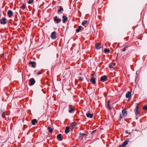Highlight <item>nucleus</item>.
Masks as SVG:
<instances>
[{
	"label": "nucleus",
	"mask_w": 147,
	"mask_h": 147,
	"mask_svg": "<svg viewBox=\"0 0 147 147\" xmlns=\"http://www.w3.org/2000/svg\"><path fill=\"white\" fill-rule=\"evenodd\" d=\"M68 107L69 108L68 112L70 113H71L74 112L75 109L74 107L71 105H69Z\"/></svg>",
	"instance_id": "1"
},
{
	"label": "nucleus",
	"mask_w": 147,
	"mask_h": 147,
	"mask_svg": "<svg viewBox=\"0 0 147 147\" xmlns=\"http://www.w3.org/2000/svg\"><path fill=\"white\" fill-rule=\"evenodd\" d=\"M80 136L79 137V139L82 140L84 137H87L88 136V134H84L82 133H80Z\"/></svg>",
	"instance_id": "2"
},
{
	"label": "nucleus",
	"mask_w": 147,
	"mask_h": 147,
	"mask_svg": "<svg viewBox=\"0 0 147 147\" xmlns=\"http://www.w3.org/2000/svg\"><path fill=\"white\" fill-rule=\"evenodd\" d=\"M77 124V123L75 122H73L71 123L70 125V127L71 128V131H73L74 128L76 126Z\"/></svg>",
	"instance_id": "3"
},
{
	"label": "nucleus",
	"mask_w": 147,
	"mask_h": 147,
	"mask_svg": "<svg viewBox=\"0 0 147 147\" xmlns=\"http://www.w3.org/2000/svg\"><path fill=\"white\" fill-rule=\"evenodd\" d=\"M29 82V85L30 86H32L35 84V81L34 78H31Z\"/></svg>",
	"instance_id": "4"
},
{
	"label": "nucleus",
	"mask_w": 147,
	"mask_h": 147,
	"mask_svg": "<svg viewBox=\"0 0 147 147\" xmlns=\"http://www.w3.org/2000/svg\"><path fill=\"white\" fill-rule=\"evenodd\" d=\"M54 20L55 22H56L57 24L59 23L61 21V19L60 18L58 19L57 16L55 17Z\"/></svg>",
	"instance_id": "5"
},
{
	"label": "nucleus",
	"mask_w": 147,
	"mask_h": 147,
	"mask_svg": "<svg viewBox=\"0 0 147 147\" xmlns=\"http://www.w3.org/2000/svg\"><path fill=\"white\" fill-rule=\"evenodd\" d=\"M56 32L55 31L53 32L51 34V38L53 39H55L56 38Z\"/></svg>",
	"instance_id": "6"
},
{
	"label": "nucleus",
	"mask_w": 147,
	"mask_h": 147,
	"mask_svg": "<svg viewBox=\"0 0 147 147\" xmlns=\"http://www.w3.org/2000/svg\"><path fill=\"white\" fill-rule=\"evenodd\" d=\"M1 23L2 24H5L6 23V18H3L0 20Z\"/></svg>",
	"instance_id": "7"
},
{
	"label": "nucleus",
	"mask_w": 147,
	"mask_h": 147,
	"mask_svg": "<svg viewBox=\"0 0 147 147\" xmlns=\"http://www.w3.org/2000/svg\"><path fill=\"white\" fill-rule=\"evenodd\" d=\"M122 113L123 116H126L127 115V113L126 109H123L122 111Z\"/></svg>",
	"instance_id": "8"
},
{
	"label": "nucleus",
	"mask_w": 147,
	"mask_h": 147,
	"mask_svg": "<svg viewBox=\"0 0 147 147\" xmlns=\"http://www.w3.org/2000/svg\"><path fill=\"white\" fill-rule=\"evenodd\" d=\"M57 138L59 141L63 140V139L61 137V134H59L57 135Z\"/></svg>",
	"instance_id": "9"
},
{
	"label": "nucleus",
	"mask_w": 147,
	"mask_h": 147,
	"mask_svg": "<svg viewBox=\"0 0 147 147\" xmlns=\"http://www.w3.org/2000/svg\"><path fill=\"white\" fill-rule=\"evenodd\" d=\"M29 64L31 65V67L34 68L36 67V63L34 61H30L29 62Z\"/></svg>",
	"instance_id": "10"
},
{
	"label": "nucleus",
	"mask_w": 147,
	"mask_h": 147,
	"mask_svg": "<svg viewBox=\"0 0 147 147\" xmlns=\"http://www.w3.org/2000/svg\"><path fill=\"white\" fill-rule=\"evenodd\" d=\"M107 77L106 76H102L100 78V80L101 81L104 82L107 80Z\"/></svg>",
	"instance_id": "11"
},
{
	"label": "nucleus",
	"mask_w": 147,
	"mask_h": 147,
	"mask_svg": "<svg viewBox=\"0 0 147 147\" xmlns=\"http://www.w3.org/2000/svg\"><path fill=\"white\" fill-rule=\"evenodd\" d=\"M7 14L9 18L11 17L13 15V12L11 10H9L8 11Z\"/></svg>",
	"instance_id": "12"
},
{
	"label": "nucleus",
	"mask_w": 147,
	"mask_h": 147,
	"mask_svg": "<svg viewBox=\"0 0 147 147\" xmlns=\"http://www.w3.org/2000/svg\"><path fill=\"white\" fill-rule=\"evenodd\" d=\"M90 82L92 83V84H95L96 83L95 80L92 76L91 77L90 80Z\"/></svg>",
	"instance_id": "13"
},
{
	"label": "nucleus",
	"mask_w": 147,
	"mask_h": 147,
	"mask_svg": "<svg viewBox=\"0 0 147 147\" xmlns=\"http://www.w3.org/2000/svg\"><path fill=\"white\" fill-rule=\"evenodd\" d=\"M129 142V140L127 139L122 144V146H125L127 144L128 142Z\"/></svg>",
	"instance_id": "14"
},
{
	"label": "nucleus",
	"mask_w": 147,
	"mask_h": 147,
	"mask_svg": "<svg viewBox=\"0 0 147 147\" xmlns=\"http://www.w3.org/2000/svg\"><path fill=\"white\" fill-rule=\"evenodd\" d=\"M62 18L63 19V23H65L66 21H67V17L65 16H63Z\"/></svg>",
	"instance_id": "15"
},
{
	"label": "nucleus",
	"mask_w": 147,
	"mask_h": 147,
	"mask_svg": "<svg viewBox=\"0 0 147 147\" xmlns=\"http://www.w3.org/2000/svg\"><path fill=\"white\" fill-rule=\"evenodd\" d=\"M69 127L68 126H67L65 128V134H67L69 133Z\"/></svg>",
	"instance_id": "16"
},
{
	"label": "nucleus",
	"mask_w": 147,
	"mask_h": 147,
	"mask_svg": "<svg viewBox=\"0 0 147 147\" xmlns=\"http://www.w3.org/2000/svg\"><path fill=\"white\" fill-rule=\"evenodd\" d=\"M32 125H34L35 123L38 122L37 120L36 119H34L32 120Z\"/></svg>",
	"instance_id": "17"
},
{
	"label": "nucleus",
	"mask_w": 147,
	"mask_h": 147,
	"mask_svg": "<svg viewBox=\"0 0 147 147\" xmlns=\"http://www.w3.org/2000/svg\"><path fill=\"white\" fill-rule=\"evenodd\" d=\"M116 63H112L110 64L109 65V67L111 68L114 67Z\"/></svg>",
	"instance_id": "18"
},
{
	"label": "nucleus",
	"mask_w": 147,
	"mask_h": 147,
	"mask_svg": "<svg viewBox=\"0 0 147 147\" xmlns=\"http://www.w3.org/2000/svg\"><path fill=\"white\" fill-rule=\"evenodd\" d=\"M96 48L97 49H99L101 48L100 45L98 43L96 44L95 45Z\"/></svg>",
	"instance_id": "19"
},
{
	"label": "nucleus",
	"mask_w": 147,
	"mask_h": 147,
	"mask_svg": "<svg viewBox=\"0 0 147 147\" xmlns=\"http://www.w3.org/2000/svg\"><path fill=\"white\" fill-rule=\"evenodd\" d=\"M86 116L90 118H92L93 116V115L90 113H88L86 114Z\"/></svg>",
	"instance_id": "20"
},
{
	"label": "nucleus",
	"mask_w": 147,
	"mask_h": 147,
	"mask_svg": "<svg viewBox=\"0 0 147 147\" xmlns=\"http://www.w3.org/2000/svg\"><path fill=\"white\" fill-rule=\"evenodd\" d=\"M131 96V93L128 91L127 93L126 94V97L127 98H129Z\"/></svg>",
	"instance_id": "21"
},
{
	"label": "nucleus",
	"mask_w": 147,
	"mask_h": 147,
	"mask_svg": "<svg viewBox=\"0 0 147 147\" xmlns=\"http://www.w3.org/2000/svg\"><path fill=\"white\" fill-rule=\"evenodd\" d=\"M64 10L62 7L59 6V9L58 10V12H59L60 13H62V12H61L62 11H63Z\"/></svg>",
	"instance_id": "22"
},
{
	"label": "nucleus",
	"mask_w": 147,
	"mask_h": 147,
	"mask_svg": "<svg viewBox=\"0 0 147 147\" xmlns=\"http://www.w3.org/2000/svg\"><path fill=\"white\" fill-rule=\"evenodd\" d=\"M82 28V26H79L78 28H77L76 30V32H79L80 30H81V28Z\"/></svg>",
	"instance_id": "23"
},
{
	"label": "nucleus",
	"mask_w": 147,
	"mask_h": 147,
	"mask_svg": "<svg viewBox=\"0 0 147 147\" xmlns=\"http://www.w3.org/2000/svg\"><path fill=\"white\" fill-rule=\"evenodd\" d=\"M48 130L50 133H52L53 131V129L50 127H49L47 128Z\"/></svg>",
	"instance_id": "24"
},
{
	"label": "nucleus",
	"mask_w": 147,
	"mask_h": 147,
	"mask_svg": "<svg viewBox=\"0 0 147 147\" xmlns=\"http://www.w3.org/2000/svg\"><path fill=\"white\" fill-rule=\"evenodd\" d=\"M87 20H84L82 23V25L84 26L87 23Z\"/></svg>",
	"instance_id": "25"
},
{
	"label": "nucleus",
	"mask_w": 147,
	"mask_h": 147,
	"mask_svg": "<svg viewBox=\"0 0 147 147\" xmlns=\"http://www.w3.org/2000/svg\"><path fill=\"white\" fill-rule=\"evenodd\" d=\"M26 7V5L24 4H22V6L21 7L22 9L23 10H24Z\"/></svg>",
	"instance_id": "26"
},
{
	"label": "nucleus",
	"mask_w": 147,
	"mask_h": 147,
	"mask_svg": "<svg viewBox=\"0 0 147 147\" xmlns=\"http://www.w3.org/2000/svg\"><path fill=\"white\" fill-rule=\"evenodd\" d=\"M78 78L80 82L82 81L83 80L84 78L82 77H78Z\"/></svg>",
	"instance_id": "27"
},
{
	"label": "nucleus",
	"mask_w": 147,
	"mask_h": 147,
	"mask_svg": "<svg viewBox=\"0 0 147 147\" xmlns=\"http://www.w3.org/2000/svg\"><path fill=\"white\" fill-rule=\"evenodd\" d=\"M34 0H29L28 2V3L29 4H31L33 2Z\"/></svg>",
	"instance_id": "28"
},
{
	"label": "nucleus",
	"mask_w": 147,
	"mask_h": 147,
	"mask_svg": "<svg viewBox=\"0 0 147 147\" xmlns=\"http://www.w3.org/2000/svg\"><path fill=\"white\" fill-rule=\"evenodd\" d=\"M110 51V50L109 49H104V52L105 53L106 52H108L109 53Z\"/></svg>",
	"instance_id": "29"
},
{
	"label": "nucleus",
	"mask_w": 147,
	"mask_h": 147,
	"mask_svg": "<svg viewBox=\"0 0 147 147\" xmlns=\"http://www.w3.org/2000/svg\"><path fill=\"white\" fill-rule=\"evenodd\" d=\"M135 113L136 115H137L139 114V112L138 110H136L135 111Z\"/></svg>",
	"instance_id": "30"
},
{
	"label": "nucleus",
	"mask_w": 147,
	"mask_h": 147,
	"mask_svg": "<svg viewBox=\"0 0 147 147\" xmlns=\"http://www.w3.org/2000/svg\"><path fill=\"white\" fill-rule=\"evenodd\" d=\"M122 118V116L121 113H120V117L119 119V120H121V119Z\"/></svg>",
	"instance_id": "31"
},
{
	"label": "nucleus",
	"mask_w": 147,
	"mask_h": 147,
	"mask_svg": "<svg viewBox=\"0 0 147 147\" xmlns=\"http://www.w3.org/2000/svg\"><path fill=\"white\" fill-rule=\"evenodd\" d=\"M143 109L145 110H147V105L144 106L143 107Z\"/></svg>",
	"instance_id": "32"
},
{
	"label": "nucleus",
	"mask_w": 147,
	"mask_h": 147,
	"mask_svg": "<svg viewBox=\"0 0 147 147\" xmlns=\"http://www.w3.org/2000/svg\"><path fill=\"white\" fill-rule=\"evenodd\" d=\"M96 129L95 130H94L93 131H92L91 132V134L93 135L95 133V132H96Z\"/></svg>",
	"instance_id": "33"
},
{
	"label": "nucleus",
	"mask_w": 147,
	"mask_h": 147,
	"mask_svg": "<svg viewBox=\"0 0 147 147\" xmlns=\"http://www.w3.org/2000/svg\"><path fill=\"white\" fill-rule=\"evenodd\" d=\"M139 108L138 105H137L136 107V110H138Z\"/></svg>",
	"instance_id": "34"
},
{
	"label": "nucleus",
	"mask_w": 147,
	"mask_h": 147,
	"mask_svg": "<svg viewBox=\"0 0 147 147\" xmlns=\"http://www.w3.org/2000/svg\"><path fill=\"white\" fill-rule=\"evenodd\" d=\"M126 48L124 47L123 49H122V51L123 52H124L126 50Z\"/></svg>",
	"instance_id": "35"
},
{
	"label": "nucleus",
	"mask_w": 147,
	"mask_h": 147,
	"mask_svg": "<svg viewBox=\"0 0 147 147\" xmlns=\"http://www.w3.org/2000/svg\"><path fill=\"white\" fill-rule=\"evenodd\" d=\"M41 74V73L40 72H39L38 73V74L39 75V74Z\"/></svg>",
	"instance_id": "36"
},
{
	"label": "nucleus",
	"mask_w": 147,
	"mask_h": 147,
	"mask_svg": "<svg viewBox=\"0 0 147 147\" xmlns=\"http://www.w3.org/2000/svg\"><path fill=\"white\" fill-rule=\"evenodd\" d=\"M119 147H124V146H122V145L121 146H121H119Z\"/></svg>",
	"instance_id": "37"
},
{
	"label": "nucleus",
	"mask_w": 147,
	"mask_h": 147,
	"mask_svg": "<svg viewBox=\"0 0 147 147\" xmlns=\"http://www.w3.org/2000/svg\"><path fill=\"white\" fill-rule=\"evenodd\" d=\"M128 47V46L127 45L126 47H125L126 49V48H127Z\"/></svg>",
	"instance_id": "38"
},
{
	"label": "nucleus",
	"mask_w": 147,
	"mask_h": 147,
	"mask_svg": "<svg viewBox=\"0 0 147 147\" xmlns=\"http://www.w3.org/2000/svg\"><path fill=\"white\" fill-rule=\"evenodd\" d=\"M108 106L109 107H110V106H109V103H108Z\"/></svg>",
	"instance_id": "39"
},
{
	"label": "nucleus",
	"mask_w": 147,
	"mask_h": 147,
	"mask_svg": "<svg viewBox=\"0 0 147 147\" xmlns=\"http://www.w3.org/2000/svg\"><path fill=\"white\" fill-rule=\"evenodd\" d=\"M109 108L110 109H111V107H109Z\"/></svg>",
	"instance_id": "40"
},
{
	"label": "nucleus",
	"mask_w": 147,
	"mask_h": 147,
	"mask_svg": "<svg viewBox=\"0 0 147 147\" xmlns=\"http://www.w3.org/2000/svg\"><path fill=\"white\" fill-rule=\"evenodd\" d=\"M109 102H110V101H108V103L109 104Z\"/></svg>",
	"instance_id": "41"
},
{
	"label": "nucleus",
	"mask_w": 147,
	"mask_h": 147,
	"mask_svg": "<svg viewBox=\"0 0 147 147\" xmlns=\"http://www.w3.org/2000/svg\"><path fill=\"white\" fill-rule=\"evenodd\" d=\"M126 133H128V132L127 131H126Z\"/></svg>",
	"instance_id": "42"
},
{
	"label": "nucleus",
	"mask_w": 147,
	"mask_h": 147,
	"mask_svg": "<svg viewBox=\"0 0 147 147\" xmlns=\"http://www.w3.org/2000/svg\"><path fill=\"white\" fill-rule=\"evenodd\" d=\"M118 54L117 55V57H118Z\"/></svg>",
	"instance_id": "43"
},
{
	"label": "nucleus",
	"mask_w": 147,
	"mask_h": 147,
	"mask_svg": "<svg viewBox=\"0 0 147 147\" xmlns=\"http://www.w3.org/2000/svg\"><path fill=\"white\" fill-rule=\"evenodd\" d=\"M73 147H76V146H73Z\"/></svg>",
	"instance_id": "44"
},
{
	"label": "nucleus",
	"mask_w": 147,
	"mask_h": 147,
	"mask_svg": "<svg viewBox=\"0 0 147 147\" xmlns=\"http://www.w3.org/2000/svg\"><path fill=\"white\" fill-rule=\"evenodd\" d=\"M138 118H136V119H137Z\"/></svg>",
	"instance_id": "45"
}]
</instances>
